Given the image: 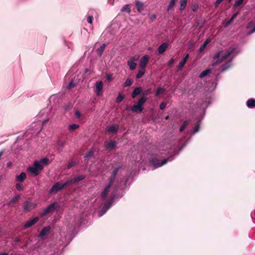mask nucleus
Wrapping results in <instances>:
<instances>
[{
    "label": "nucleus",
    "instance_id": "obj_1",
    "mask_svg": "<svg viewBox=\"0 0 255 255\" xmlns=\"http://www.w3.org/2000/svg\"><path fill=\"white\" fill-rule=\"evenodd\" d=\"M234 49H229L226 51H221L214 55L213 57V65H216L228 59L233 53Z\"/></svg>",
    "mask_w": 255,
    "mask_h": 255
},
{
    "label": "nucleus",
    "instance_id": "obj_2",
    "mask_svg": "<svg viewBox=\"0 0 255 255\" xmlns=\"http://www.w3.org/2000/svg\"><path fill=\"white\" fill-rule=\"evenodd\" d=\"M119 169V168L118 167L114 170V171L113 172V174L111 175V179H110V182H109L108 185L105 187L104 191L102 192V194H101V197L103 200H104L106 198L107 196L109 191V189L112 184L113 180H114V179L118 173Z\"/></svg>",
    "mask_w": 255,
    "mask_h": 255
},
{
    "label": "nucleus",
    "instance_id": "obj_3",
    "mask_svg": "<svg viewBox=\"0 0 255 255\" xmlns=\"http://www.w3.org/2000/svg\"><path fill=\"white\" fill-rule=\"evenodd\" d=\"M146 100L147 98L145 97H142L138 100L137 104L132 106L131 108V110L134 113H141L143 110V105Z\"/></svg>",
    "mask_w": 255,
    "mask_h": 255
},
{
    "label": "nucleus",
    "instance_id": "obj_4",
    "mask_svg": "<svg viewBox=\"0 0 255 255\" xmlns=\"http://www.w3.org/2000/svg\"><path fill=\"white\" fill-rule=\"evenodd\" d=\"M68 183L67 181L63 184H61L59 182H57L53 185L49 190V193L51 194L53 192H57L60 190L62 189L65 187L68 186Z\"/></svg>",
    "mask_w": 255,
    "mask_h": 255
},
{
    "label": "nucleus",
    "instance_id": "obj_5",
    "mask_svg": "<svg viewBox=\"0 0 255 255\" xmlns=\"http://www.w3.org/2000/svg\"><path fill=\"white\" fill-rule=\"evenodd\" d=\"M171 159L170 158H167L166 159H164L161 161V162H159V160L152 159L150 160V162L154 166V169L161 166L162 165L165 164L167 161H171Z\"/></svg>",
    "mask_w": 255,
    "mask_h": 255
},
{
    "label": "nucleus",
    "instance_id": "obj_6",
    "mask_svg": "<svg viewBox=\"0 0 255 255\" xmlns=\"http://www.w3.org/2000/svg\"><path fill=\"white\" fill-rule=\"evenodd\" d=\"M56 205V204L55 203H54L48 206L41 213V216H45L47 214L53 212L55 209Z\"/></svg>",
    "mask_w": 255,
    "mask_h": 255
},
{
    "label": "nucleus",
    "instance_id": "obj_7",
    "mask_svg": "<svg viewBox=\"0 0 255 255\" xmlns=\"http://www.w3.org/2000/svg\"><path fill=\"white\" fill-rule=\"evenodd\" d=\"M149 57V56L145 55L143 56L140 60L139 66L141 69H143L146 66Z\"/></svg>",
    "mask_w": 255,
    "mask_h": 255
},
{
    "label": "nucleus",
    "instance_id": "obj_8",
    "mask_svg": "<svg viewBox=\"0 0 255 255\" xmlns=\"http://www.w3.org/2000/svg\"><path fill=\"white\" fill-rule=\"evenodd\" d=\"M103 87V83L102 81H98L95 84V92L98 96H100Z\"/></svg>",
    "mask_w": 255,
    "mask_h": 255
},
{
    "label": "nucleus",
    "instance_id": "obj_9",
    "mask_svg": "<svg viewBox=\"0 0 255 255\" xmlns=\"http://www.w3.org/2000/svg\"><path fill=\"white\" fill-rule=\"evenodd\" d=\"M38 220H39V218L35 217V218H33V219H31V220H30L27 221L24 224V228L26 229V228H28L31 227L32 226L34 225Z\"/></svg>",
    "mask_w": 255,
    "mask_h": 255
},
{
    "label": "nucleus",
    "instance_id": "obj_10",
    "mask_svg": "<svg viewBox=\"0 0 255 255\" xmlns=\"http://www.w3.org/2000/svg\"><path fill=\"white\" fill-rule=\"evenodd\" d=\"M85 178V175H79L72 179L67 180V182L68 183L69 185H70L72 184H73V183H75L76 182H78L83 180Z\"/></svg>",
    "mask_w": 255,
    "mask_h": 255
},
{
    "label": "nucleus",
    "instance_id": "obj_11",
    "mask_svg": "<svg viewBox=\"0 0 255 255\" xmlns=\"http://www.w3.org/2000/svg\"><path fill=\"white\" fill-rule=\"evenodd\" d=\"M51 227L50 226L44 227L41 231L39 235V237L43 238L47 235L50 232Z\"/></svg>",
    "mask_w": 255,
    "mask_h": 255
},
{
    "label": "nucleus",
    "instance_id": "obj_12",
    "mask_svg": "<svg viewBox=\"0 0 255 255\" xmlns=\"http://www.w3.org/2000/svg\"><path fill=\"white\" fill-rule=\"evenodd\" d=\"M168 46V44L167 43H163L161 44L157 48V52L159 54L163 53Z\"/></svg>",
    "mask_w": 255,
    "mask_h": 255
},
{
    "label": "nucleus",
    "instance_id": "obj_13",
    "mask_svg": "<svg viewBox=\"0 0 255 255\" xmlns=\"http://www.w3.org/2000/svg\"><path fill=\"white\" fill-rule=\"evenodd\" d=\"M119 129V126L117 125H111L107 128V131L110 133L116 132Z\"/></svg>",
    "mask_w": 255,
    "mask_h": 255
},
{
    "label": "nucleus",
    "instance_id": "obj_14",
    "mask_svg": "<svg viewBox=\"0 0 255 255\" xmlns=\"http://www.w3.org/2000/svg\"><path fill=\"white\" fill-rule=\"evenodd\" d=\"M116 145V143L114 140H111L109 142H106L105 146L106 149L109 150H112L113 149Z\"/></svg>",
    "mask_w": 255,
    "mask_h": 255
},
{
    "label": "nucleus",
    "instance_id": "obj_15",
    "mask_svg": "<svg viewBox=\"0 0 255 255\" xmlns=\"http://www.w3.org/2000/svg\"><path fill=\"white\" fill-rule=\"evenodd\" d=\"M27 171H29L30 173H31L32 174H33V175H37L39 173V171H38V170H37V169L34 166V165H33L32 166H30L29 167L28 169H27Z\"/></svg>",
    "mask_w": 255,
    "mask_h": 255
},
{
    "label": "nucleus",
    "instance_id": "obj_16",
    "mask_svg": "<svg viewBox=\"0 0 255 255\" xmlns=\"http://www.w3.org/2000/svg\"><path fill=\"white\" fill-rule=\"evenodd\" d=\"M111 206V203L105 204L103 209L101 211V212L100 213H99V216L101 217V216H103L106 213V212L110 208Z\"/></svg>",
    "mask_w": 255,
    "mask_h": 255
},
{
    "label": "nucleus",
    "instance_id": "obj_17",
    "mask_svg": "<svg viewBox=\"0 0 255 255\" xmlns=\"http://www.w3.org/2000/svg\"><path fill=\"white\" fill-rule=\"evenodd\" d=\"M26 173L24 172H22L19 175L17 176L16 180L19 182H23L26 178Z\"/></svg>",
    "mask_w": 255,
    "mask_h": 255
},
{
    "label": "nucleus",
    "instance_id": "obj_18",
    "mask_svg": "<svg viewBox=\"0 0 255 255\" xmlns=\"http://www.w3.org/2000/svg\"><path fill=\"white\" fill-rule=\"evenodd\" d=\"M141 92V88L137 87L135 88L132 93V98H135L138 95H139Z\"/></svg>",
    "mask_w": 255,
    "mask_h": 255
},
{
    "label": "nucleus",
    "instance_id": "obj_19",
    "mask_svg": "<svg viewBox=\"0 0 255 255\" xmlns=\"http://www.w3.org/2000/svg\"><path fill=\"white\" fill-rule=\"evenodd\" d=\"M34 166L38 170V171L40 170H42L43 168V166L40 164V162H39L38 161H36L33 163Z\"/></svg>",
    "mask_w": 255,
    "mask_h": 255
},
{
    "label": "nucleus",
    "instance_id": "obj_20",
    "mask_svg": "<svg viewBox=\"0 0 255 255\" xmlns=\"http://www.w3.org/2000/svg\"><path fill=\"white\" fill-rule=\"evenodd\" d=\"M136 7L139 12L141 11L143 9V3L139 1H136L135 2Z\"/></svg>",
    "mask_w": 255,
    "mask_h": 255
},
{
    "label": "nucleus",
    "instance_id": "obj_21",
    "mask_svg": "<svg viewBox=\"0 0 255 255\" xmlns=\"http://www.w3.org/2000/svg\"><path fill=\"white\" fill-rule=\"evenodd\" d=\"M128 65L129 66V69L131 70L135 69L136 67V64L134 62L129 60L128 61Z\"/></svg>",
    "mask_w": 255,
    "mask_h": 255
},
{
    "label": "nucleus",
    "instance_id": "obj_22",
    "mask_svg": "<svg viewBox=\"0 0 255 255\" xmlns=\"http://www.w3.org/2000/svg\"><path fill=\"white\" fill-rule=\"evenodd\" d=\"M106 46V45L105 44H103L98 49H97V53L100 56L103 54Z\"/></svg>",
    "mask_w": 255,
    "mask_h": 255
},
{
    "label": "nucleus",
    "instance_id": "obj_23",
    "mask_svg": "<svg viewBox=\"0 0 255 255\" xmlns=\"http://www.w3.org/2000/svg\"><path fill=\"white\" fill-rule=\"evenodd\" d=\"M247 106L249 108H252L255 107V99H250L248 101L247 103Z\"/></svg>",
    "mask_w": 255,
    "mask_h": 255
},
{
    "label": "nucleus",
    "instance_id": "obj_24",
    "mask_svg": "<svg viewBox=\"0 0 255 255\" xmlns=\"http://www.w3.org/2000/svg\"><path fill=\"white\" fill-rule=\"evenodd\" d=\"M231 66V60L229 61L227 63H226L225 64L223 65L222 66V71H224L228 69L229 67H230Z\"/></svg>",
    "mask_w": 255,
    "mask_h": 255
},
{
    "label": "nucleus",
    "instance_id": "obj_25",
    "mask_svg": "<svg viewBox=\"0 0 255 255\" xmlns=\"http://www.w3.org/2000/svg\"><path fill=\"white\" fill-rule=\"evenodd\" d=\"M19 198H20V196L19 195L14 196L10 201L9 204H13L15 203L16 202H17V201L18 200Z\"/></svg>",
    "mask_w": 255,
    "mask_h": 255
},
{
    "label": "nucleus",
    "instance_id": "obj_26",
    "mask_svg": "<svg viewBox=\"0 0 255 255\" xmlns=\"http://www.w3.org/2000/svg\"><path fill=\"white\" fill-rule=\"evenodd\" d=\"M122 11H127L128 13L130 12V6L129 4L124 5L121 9Z\"/></svg>",
    "mask_w": 255,
    "mask_h": 255
},
{
    "label": "nucleus",
    "instance_id": "obj_27",
    "mask_svg": "<svg viewBox=\"0 0 255 255\" xmlns=\"http://www.w3.org/2000/svg\"><path fill=\"white\" fill-rule=\"evenodd\" d=\"M187 0H180V10H183L187 4Z\"/></svg>",
    "mask_w": 255,
    "mask_h": 255
},
{
    "label": "nucleus",
    "instance_id": "obj_28",
    "mask_svg": "<svg viewBox=\"0 0 255 255\" xmlns=\"http://www.w3.org/2000/svg\"><path fill=\"white\" fill-rule=\"evenodd\" d=\"M210 73V70L209 69H206L201 72V73L200 74L199 77L200 78H203L208 75Z\"/></svg>",
    "mask_w": 255,
    "mask_h": 255
},
{
    "label": "nucleus",
    "instance_id": "obj_29",
    "mask_svg": "<svg viewBox=\"0 0 255 255\" xmlns=\"http://www.w3.org/2000/svg\"><path fill=\"white\" fill-rule=\"evenodd\" d=\"M125 96L123 93H120L118 95V96L117 98V102L120 103L122 102L124 99Z\"/></svg>",
    "mask_w": 255,
    "mask_h": 255
},
{
    "label": "nucleus",
    "instance_id": "obj_30",
    "mask_svg": "<svg viewBox=\"0 0 255 255\" xmlns=\"http://www.w3.org/2000/svg\"><path fill=\"white\" fill-rule=\"evenodd\" d=\"M49 159L48 158H43L39 161V162H40V164H44V165H47L49 163Z\"/></svg>",
    "mask_w": 255,
    "mask_h": 255
},
{
    "label": "nucleus",
    "instance_id": "obj_31",
    "mask_svg": "<svg viewBox=\"0 0 255 255\" xmlns=\"http://www.w3.org/2000/svg\"><path fill=\"white\" fill-rule=\"evenodd\" d=\"M210 42V40L207 39L203 43V44L200 47V51L201 52L203 51L207 46V45Z\"/></svg>",
    "mask_w": 255,
    "mask_h": 255
},
{
    "label": "nucleus",
    "instance_id": "obj_32",
    "mask_svg": "<svg viewBox=\"0 0 255 255\" xmlns=\"http://www.w3.org/2000/svg\"><path fill=\"white\" fill-rule=\"evenodd\" d=\"M79 126L77 124H72L70 125L69 127V130L70 131H73L78 128H79Z\"/></svg>",
    "mask_w": 255,
    "mask_h": 255
},
{
    "label": "nucleus",
    "instance_id": "obj_33",
    "mask_svg": "<svg viewBox=\"0 0 255 255\" xmlns=\"http://www.w3.org/2000/svg\"><path fill=\"white\" fill-rule=\"evenodd\" d=\"M165 92V90L162 88H158L155 91V95L158 96L159 94H162Z\"/></svg>",
    "mask_w": 255,
    "mask_h": 255
},
{
    "label": "nucleus",
    "instance_id": "obj_34",
    "mask_svg": "<svg viewBox=\"0 0 255 255\" xmlns=\"http://www.w3.org/2000/svg\"><path fill=\"white\" fill-rule=\"evenodd\" d=\"M239 12H237L236 13H234L233 15L231 17V18L230 19V20L228 21L227 25L230 24L232 22V21L234 20V19L237 17V16L238 15Z\"/></svg>",
    "mask_w": 255,
    "mask_h": 255
},
{
    "label": "nucleus",
    "instance_id": "obj_35",
    "mask_svg": "<svg viewBox=\"0 0 255 255\" xmlns=\"http://www.w3.org/2000/svg\"><path fill=\"white\" fill-rule=\"evenodd\" d=\"M145 73V71L143 69L139 70L136 76L137 79L140 78Z\"/></svg>",
    "mask_w": 255,
    "mask_h": 255
},
{
    "label": "nucleus",
    "instance_id": "obj_36",
    "mask_svg": "<svg viewBox=\"0 0 255 255\" xmlns=\"http://www.w3.org/2000/svg\"><path fill=\"white\" fill-rule=\"evenodd\" d=\"M176 0H171L170 3H169V4L168 6V8H167V11H169L170 10V9L174 6V5H175V2H176Z\"/></svg>",
    "mask_w": 255,
    "mask_h": 255
},
{
    "label": "nucleus",
    "instance_id": "obj_37",
    "mask_svg": "<svg viewBox=\"0 0 255 255\" xmlns=\"http://www.w3.org/2000/svg\"><path fill=\"white\" fill-rule=\"evenodd\" d=\"M133 83V81L131 79H127L125 83V86L126 87H128V86H130V85H132Z\"/></svg>",
    "mask_w": 255,
    "mask_h": 255
},
{
    "label": "nucleus",
    "instance_id": "obj_38",
    "mask_svg": "<svg viewBox=\"0 0 255 255\" xmlns=\"http://www.w3.org/2000/svg\"><path fill=\"white\" fill-rule=\"evenodd\" d=\"M185 63H186V62L183 60L181 61H180L179 63L178 70H182L183 67H184V65L185 64Z\"/></svg>",
    "mask_w": 255,
    "mask_h": 255
},
{
    "label": "nucleus",
    "instance_id": "obj_39",
    "mask_svg": "<svg viewBox=\"0 0 255 255\" xmlns=\"http://www.w3.org/2000/svg\"><path fill=\"white\" fill-rule=\"evenodd\" d=\"M16 188L18 191H22L23 189V186L22 184L17 183L16 185Z\"/></svg>",
    "mask_w": 255,
    "mask_h": 255
},
{
    "label": "nucleus",
    "instance_id": "obj_40",
    "mask_svg": "<svg viewBox=\"0 0 255 255\" xmlns=\"http://www.w3.org/2000/svg\"><path fill=\"white\" fill-rule=\"evenodd\" d=\"M29 206L30 203L28 202H25L24 205V210L26 211H28Z\"/></svg>",
    "mask_w": 255,
    "mask_h": 255
},
{
    "label": "nucleus",
    "instance_id": "obj_41",
    "mask_svg": "<svg viewBox=\"0 0 255 255\" xmlns=\"http://www.w3.org/2000/svg\"><path fill=\"white\" fill-rule=\"evenodd\" d=\"M188 122L187 121H185L183 124L182 125V126L180 128V131H183L184 128H186V127L187 126V125H188Z\"/></svg>",
    "mask_w": 255,
    "mask_h": 255
},
{
    "label": "nucleus",
    "instance_id": "obj_42",
    "mask_svg": "<svg viewBox=\"0 0 255 255\" xmlns=\"http://www.w3.org/2000/svg\"><path fill=\"white\" fill-rule=\"evenodd\" d=\"M244 0H237L234 4L235 6H240L243 2Z\"/></svg>",
    "mask_w": 255,
    "mask_h": 255
},
{
    "label": "nucleus",
    "instance_id": "obj_43",
    "mask_svg": "<svg viewBox=\"0 0 255 255\" xmlns=\"http://www.w3.org/2000/svg\"><path fill=\"white\" fill-rule=\"evenodd\" d=\"M106 80L108 81H110L112 80V74H107V75H106Z\"/></svg>",
    "mask_w": 255,
    "mask_h": 255
},
{
    "label": "nucleus",
    "instance_id": "obj_44",
    "mask_svg": "<svg viewBox=\"0 0 255 255\" xmlns=\"http://www.w3.org/2000/svg\"><path fill=\"white\" fill-rule=\"evenodd\" d=\"M93 152L91 150L89 151L85 155V157L89 158L93 156Z\"/></svg>",
    "mask_w": 255,
    "mask_h": 255
},
{
    "label": "nucleus",
    "instance_id": "obj_45",
    "mask_svg": "<svg viewBox=\"0 0 255 255\" xmlns=\"http://www.w3.org/2000/svg\"><path fill=\"white\" fill-rule=\"evenodd\" d=\"M139 58V56L138 55H135L134 56L131 57L129 60H131L133 62H134L135 61H137Z\"/></svg>",
    "mask_w": 255,
    "mask_h": 255
},
{
    "label": "nucleus",
    "instance_id": "obj_46",
    "mask_svg": "<svg viewBox=\"0 0 255 255\" xmlns=\"http://www.w3.org/2000/svg\"><path fill=\"white\" fill-rule=\"evenodd\" d=\"M166 102H162L160 105V109L161 110H163L164 109V108L166 107Z\"/></svg>",
    "mask_w": 255,
    "mask_h": 255
},
{
    "label": "nucleus",
    "instance_id": "obj_47",
    "mask_svg": "<svg viewBox=\"0 0 255 255\" xmlns=\"http://www.w3.org/2000/svg\"><path fill=\"white\" fill-rule=\"evenodd\" d=\"M174 62V59H171L169 62H168V66L169 67H171L173 64V63Z\"/></svg>",
    "mask_w": 255,
    "mask_h": 255
},
{
    "label": "nucleus",
    "instance_id": "obj_48",
    "mask_svg": "<svg viewBox=\"0 0 255 255\" xmlns=\"http://www.w3.org/2000/svg\"><path fill=\"white\" fill-rule=\"evenodd\" d=\"M223 0H217L215 3V6L216 7H217L220 3L223 1Z\"/></svg>",
    "mask_w": 255,
    "mask_h": 255
},
{
    "label": "nucleus",
    "instance_id": "obj_49",
    "mask_svg": "<svg viewBox=\"0 0 255 255\" xmlns=\"http://www.w3.org/2000/svg\"><path fill=\"white\" fill-rule=\"evenodd\" d=\"M87 21L90 23H92L93 21V16L91 15L89 16L87 18Z\"/></svg>",
    "mask_w": 255,
    "mask_h": 255
},
{
    "label": "nucleus",
    "instance_id": "obj_50",
    "mask_svg": "<svg viewBox=\"0 0 255 255\" xmlns=\"http://www.w3.org/2000/svg\"><path fill=\"white\" fill-rule=\"evenodd\" d=\"M57 145L60 146H63L64 145V143L60 140L58 141L57 142Z\"/></svg>",
    "mask_w": 255,
    "mask_h": 255
},
{
    "label": "nucleus",
    "instance_id": "obj_51",
    "mask_svg": "<svg viewBox=\"0 0 255 255\" xmlns=\"http://www.w3.org/2000/svg\"><path fill=\"white\" fill-rule=\"evenodd\" d=\"M199 125L196 126L195 127L194 129V133H195L196 132H197L199 130Z\"/></svg>",
    "mask_w": 255,
    "mask_h": 255
},
{
    "label": "nucleus",
    "instance_id": "obj_52",
    "mask_svg": "<svg viewBox=\"0 0 255 255\" xmlns=\"http://www.w3.org/2000/svg\"><path fill=\"white\" fill-rule=\"evenodd\" d=\"M74 165V162H71V163H69L67 165L68 168H71L73 165Z\"/></svg>",
    "mask_w": 255,
    "mask_h": 255
},
{
    "label": "nucleus",
    "instance_id": "obj_53",
    "mask_svg": "<svg viewBox=\"0 0 255 255\" xmlns=\"http://www.w3.org/2000/svg\"><path fill=\"white\" fill-rule=\"evenodd\" d=\"M74 87V85L73 84L72 82H70L69 85H68V88L69 89L72 88Z\"/></svg>",
    "mask_w": 255,
    "mask_h": 255
},
{
    "label": "nucleus",
    "instance_id": "obj_54",
    "mask_svg": "<svg viewBox=\"0 0 255 255\" xmlns=\"http://www.w3.org/2000/svg\"><path fill=\"white\" fill-rule=\"evenodd\" d=\"M75 116L77 117V118H80V116H81V113L79 111H77L75 112Z\"/></svg>",
    "mask_w": 255,
    "mask_h": 255
},
{
    "label": "nucleus",
    "instance_id": "obj_55",
    "mask_svg": "<svg viewBox=\"0 0 255 255\" xmlns=\"http://www.w3.org/2000/svg\"><path fill=\"white\" fill-rule=\"evenodd\" d=\"M189 58V54H187L184 57V59H183V60H184V61H185L186 62L187 60H188Z\"/></svg>",
    "mask_w": 255,
    "mask_h": 255
},
{
    "label": "nucleus",
    "instance_id": "obj_56",
    "mask_svg": "<svg viewBox=\"0 0 255 255\" xmlns=\"http://www.w3.org/2000/svg\"><path fill=\"white\" fill-rule=\"evenodd\" d=\"M253 22H250L249 25H248V28H250L252 26H253Z\"/></svg>",
    "mask_w": 255,
    "mask_h": 255
},
{
    "label": "nucleus",
    "instance_id": "obj_57",
    "mask_svg": "<svg viewBox=\"0 0 255 255\" xmlns=\"http://www.w3.org/2000/svg\"><path fill=\"white\" fill-rule=\"evenodd\" d=\"M255 32V27L254 28V29L251 30V31L249 32V34H251L253 32Z\"/></svg>",
    "mask_w": 255,
    "mask_h": 255
},
{
    "label": "nucleus",
    "instance_id": "obj_58",
    "mask_svg": "<svg viewBox=\"0 0 255 255\" xmlns=\"http://www.w3.org/2000/svg\"><path fill=\"white\" fill-rule=\"evenodd\" d=\"M14 241L16 242H19L20 241V239L19 238H16L14 240Z\"/></svg>",
    "mask_w": 255,
    "mask_h": 255
},
{
    "label": "nucleus",
    "instance_id": "obj_59",
    "mask_svg": "<svg viewBox=\"0 0 255 255\" xmlns=\"http://www.w3.org/2000/svg\"><path fill=\"white\" fill-rule=\"evenodd\" d=\"M156 15L155 14H153L152 16H151V17L153 19H155L156 18Z\"/></svg>",
    "mask_w": 255,
    "mask_h": 255
},
{
    "label": "nucleus",
    "instance_id": "obj_60",
    "mask_svg": "<svg viewBox=\"0 0 255 255\" xmlns=\"http://www.w3.org/2000/svg\"><path fill=\"white\" fill-rule=\"evenodd\" d=\"M197 8V6H194V8H193V11H195Z\"/></svg>",
    "mask_w": 255,
    "mask_h": 255
},
{
    "label": "nucleus",
    "instance_id": "obj_61",
    "mask_svg": "<svg viewBox=\"0 0 255 255\" xmlns=\"http://www.w3.org/2000/svg\"><path fill=\"white\" fill-rule=\"evenodd\" d=\"M48 121V119H47L46 120H44L43 122V124H45V123L47 122Z\"/></svg>",
    "mask_w": 255,
    "mask_h": 255
},
{
    "label": "nucleus",
    "instance_id": "obj_62",
    "mask_svg": "<svg viewBox=\"0 0 255 255\" xmlns=\"http://www.w3.org/2000/svg\"><path fill=\"white\" fill-rule=\"evenodd\" d=\"M0 255H8L7 253H3L0 254Z\"/></svg>",
    "mask_w": 255,
    "mask_h": 255
},
{
    "label": "nucleus",
    "instance_id": "obj_63",
    "mask_svg": "<svg viewBox=\"0 0 255 255\" xmlns=\"http://www.w3.org/2000/svg\"><path fill=\"white\" fill-rule=\"evenodd\" d=\"M147 94V92H146L143 93L144 95H146Z\"/></svg>",
    "mask_w": 255,
    "mask_h": 255
},
{
    "label": "nucleus",
    "instance_id": "obj_64",
    "mask_svg": "<svg viewBox=\"0 0 255 255\" xmlns=\"http://www.w3.org/2000/svg\"><path fill=\"white\" fill-rule=\"evenodd\" d=\"M231 0H228L229 1H230Z\"/></svg>",
    "mask_w": 255,
    "mask_h": 255
}]
</instances>
